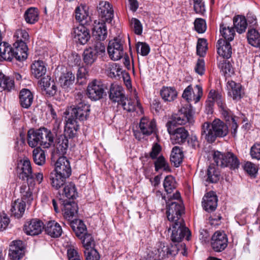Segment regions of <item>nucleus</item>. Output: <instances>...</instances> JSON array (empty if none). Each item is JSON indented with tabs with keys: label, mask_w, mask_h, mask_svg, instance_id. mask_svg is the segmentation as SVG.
<instances>
[{
	"label": "nucleus",
	"mask_w": 260,
	"mask_h": 260,
	"mask_svg": "<svg viewBox=\"0 0 260 260\" xmlns=\"http://www.w3.org/2000/svg\"><path fill=\"white\" fill-rule=\"evenodd\" d=\"M155 170L158 171L160 169H163L167 172L170 171V168L168 163L163 156H159L154 162Z\"/></svg>",
	"instance_id": "obj_57"
},
{
	"label": "nucleus",
	"mask_w": 260,
	"mask_h": 260,
	"mask_svg": "<svg viewBox=\"0 0 260 260\" xmlns=\"http://www.w3.org/2000/svg\"><path fill=\"white\" fill-rule=\"evenodd\" d=\"M196 30L199 33H203L206 29V23L204 19L197 18L194 22Z\"/></svg>",
	"instance_id": "obj_62"
},
{
	"label": "nucleus",
	"mask_w": 260,
	"mask_h": 260,
	"mask_svg": "<svg viewBox=\"0 0 260 260\" xmlns=\"http://www.w3.org/2000/svg\"><path fill=\"white\" fill-rule=\"evenodd\" d=\"M105 22H99L94 25L93 28V35L96 40L100 41L99 42L105 40L107 36V30Z\"/></svg>",
	"instance_id": "obj_36"
},
{
	"label": "nucleus",
	"mask_w": 260,
	"mask_h": 260,
	"mask_svg": "<svg viewBox=\"0 0 260 260\" xmlns=\"http://www.w3.org/2000/svg\"><path fill=\"white\" fill-rule=\"evenodd\" d=\"M213 158L217 166L228 167L231 170L237 169L240 166V161L233 152H214Z\"/></svg>",
	"instance_id": "obj_4"
},
{
	"label": "nucleus",
	"mask_w": 260,
	"mask_h": 260,
	"mask_svg": "<svg viewBox=\"0 0 260 260\" xmlns=\"http://www.w3.org/2000/svg\"><path fill=\"white\" fill-rule=\"evenodd\" d=\"M21 167L18 168L20 170L19 177L20 179L23 180H26L27 183L30 184L32 186V183L34 182L35 180L32 174V169L30 165V161L27 159H24L21 161Z\"/></svg>",
	"instance_id": "obj_17"
},
{
	"label": "nucleus",
	"mask_w": 260,
	"mask_h": 260,
	"mask_svg": "<svg viewBox=\"0 0 260 260\" xmlns=\"http://www.w3.org/2000/svg\"><path fill=\"white\" fill-rule=\"evenodd\" d=\"M27 44L15 42L13 48L12 47V59L15 58L19 61L25 60L27 57Z\"/></svg>",
	"instance_id": "obj_24"
},
{
	"label": "nucleus",
	"mask_w": 260,
	"mask_h": 260,
	"mask_svg": "<svg viewBox=\"0 0 260 260\" xmlns=\"http://www.w3.org/2000/svg\"><path fill=\"white\" fill-rule=\"evenodd\" d=\"M86 25H79L73 28L71 32L72 38L77 43L85 45L90 38L89 30Z\"/></svg>",
	"instance_id": "obj_10"
},
{
	"label": "nucleus",
	"mask_w": 260,
	"mask_h": 260,
	"mask_svg": "<svg viewBox=\"0 0 260 260\" xmlns=\"http://www.w3.org/2000/svg\"><path fill=\"white\" fill-rule=\"evenodd\" d=\"M44 225L39 219H32L27 221L24 225V230L27 235L31 236L38 235L41 234Z\"/></svg>",
	"instance_id": "obj_20"
},
{
	"label": "nucleus",
	"mask_w": 260,
	"mask_h": 260,
	"mask_svg": "<svg viewBox=\"0 0 260 260\" xmlns=\"http://www.w3.org/2000/svg\"><path fill=\"white\" fill-rule=\"evenodd\" d=\"M46 71V64L42 60H35L31 65V74L36 78L38 79L45 75Z\"/></svg>",
	"instance_id": "obj_33"
},
{
	"label": "nucleus",
	"mask_w": 260,
	"mask_h": 260,
	"mask_svg": "<svg viewBox=\"0 0 260 260\" xmlns=\"http://www.w3.org/2000/svg\"><path fill=\"white\" fill-rule=\"evenodd\" d=\"M83 95L79 92L75 96V106L71 109V115L69 118L82 121L86 120L89 117L90 109V106L83 99Z\"/></svg>",
	"instance_id": "obj_3"
},
{
	"label": "nucleus",
	"mask_w": 260,
	"mask_h": 260,
	"mask_svg": "<svg viewBox=\"0 0 260 260\" xmlns=\"http://www.w3.org/2000/svg\"><path fill=\"white\" fill-rule=\"evenodd\" d=\"M79 239L81 240L85 250L94 248L95 242L91 234L87 233H85L83 237Z\"/></svg>",
	"instance_id": "obj_55"
},
{
	"label": "nucleus",
	"mask_w": 260,
	"mask_h": 260,
	"mask_svg": "<svg viewBox=\"0 0 260 260\" xmlns=\"http://www.w3.org/2000/svg\"><path fill=\"white\" fill-rule=\"evenodd\" d=\"M86 260H100V255L95 249H87L84 251Z\"/></svg>",
	"instance_id": "obj_60"
},
{
	"label": "nucleus",
	"mask_w": 260,
	"mask_h": 260,
	"mask_svg": "<svg viewBox=\"0 0 260 260\" xmlns=\"http://www.w3.org/2000/svg\"><path fill=\"white\" fill-rule=\"evenodd\" d=\"M139 127L141 133L143 135L150 136L153 134H156V124L154 119H150L146 117L142 118L140 121Z\"/></svg>",
	"instance_id": "obj_19"
},
{
	"label": "nucleus",
	"mask_w": 260,
	"mask_h": 260,
	"mask_svg": "<svg viewBox=\"0 0 260 260\" xmlns=\"http://www.w3.org/2000/svg\"><path fill=\"white\" fill-rule=\"evenodd\" d=\"M217 53L220 55V58L228 59L231 57L232 49L229 42L220 39L216 45Z\"/></svg>",
	"instance_id": "obj_26"
},
{
	"label": "nucleus",
	"mask_w": 260,
	"mask_h": 260,
	"mask_svg": "<svg viewBox=\"0 0 260 260\" xmlns=\"http://www.w3.org/2000/svg\"><path fill=\"white\" fill-rule=\"evenodd\" d=\"M68 178L53 171L51 172L49 175L50 183L52 187L56 189H58L62 186L65 184L66 179Z\"/></svg>",
	"instance_id": "obj_38"
},
{
	"label": "nucleus",
	"mask_w": 260,
	"mask_h": 260,
	"mask_svg": "<svg viewBox=\"0 0 260 260\" xmlns=\"http://www.w3.org/2000/svg\"><path fill=\"white\" fill-rule=\"evenodd\" d=\"M243 168L251 177H255L258 171L257 166L249 161H247L244 164Z\"/></svg>",
	"instance_id": "obj_59"
},
{
	"label": "nucleus",
	"mask_w": 260,
	"mask_h": 260,
	"mask_svg": "<svg viewBox=\"0 0 260 260\" xmlns=\"http://www.w3.org/2000/svg\"><path fill=\"white\" fill-rule=\"evenodd\" d=\"M46 234L52 238L59 237L62 233L60 224L54 220L48 221L44 226Z\"/></svg>",
	"instance_id": "obj_25"
},
{
	"label": "nucleus",
	"mask_w": 260,
	"mask_h": 260,
	"mask_svg": "<svg viewBox=\"0 0 260 260\" xmlns=\"http://www.w3.org/2000/svg\"><path fill=\"white\" fill-rule=\"evenodd\" d=\"M75 18L81 24L80 25H89L91 21L87 7L80 5L75 10Z\"/></svg>",
	"instance_id": "obj_27"
},
{
	"label": "nucleus",
	"mask_w": 260,
	"mask_h": 260,
	"mask_svg": "<svg viewBox=\"0 0 260 260\" xmlns=\"http://www.w3.org/2000/svg\"><path fill=\"white\" fill-rule=\"evenodd\" d=\"M120 105L122 106L124 110L128 112L135 111L138 115L143 113V110L138 101H137L136 103L131 99H127L125 98Z\"/></svg>",
	"instance_id": "obj_29"
},
{
	"label": "nucleus",
	"mask_w": 260,
	"mask_h": 260,
	"mask_svg": "<svg viewBox=\"0 0 260 260\" xmlns=\"http://www.w3.org/2000/svg\"><path fill=\"white\" fill-rule=\"evenodd\" d=\"M14 37L16 39V42L27 44L29 42L28 33L24 29H17L15 32Z\"/></svg>",
	"instance_id": "obj_56"
},
{
	"label": "nucleus",
	"mask_w": 260,
	"mask_h": 260,
	"mask_svg": "<svg viewBox=\"0 0 260 260\" xmlns=\"http://www.w3.org/2000/svg\"><path fill=\"white\" fill-rule=\"evenodd\" d=\"M220 32L224 40L227 42L231 41L234 39L235 35V29L233 27L227 26L224 24L220 25Z\"/></svg>",
	"instance_id": "obj_50"
},
{
	"label": "nucleus",
	"mask_w": 260,
	"mask_h": 260,
	"mask_svg": "<svg viewBox=\"0 0 260 260\" xmlns=\"http://www.w3.org/2000/svg\"><path fill=\"white\" fill-rule=\"evenodd\" d=\"M215 103H216L223 116H227L229 115L230 110L224 103L221 94L214 90H211L206 102V110H208V113L212 112Z\"/></svg>",
	"instance_id": "obj_7"
},
{
	"label": "nucleus",
	"mask_w": 260,
	"mask_h": 260,
	"mask_svg": "<svg viewBox=\"0 0 260 260\" xmlns=\"http://www.w3.org/2000/svg\"><path fill=\"white\" fill-rule=\"evenodd\" d=\"M249 44L255 47H260V34L255 28L249 29L247 32Z\"/></svg>",
	"instance_id": "obj_45"
},
{
	"label": "nucleus",
	"mask_w": 260,
	"mask_h": 260,
	"mask_svg": "<svg viewBox=\"0 0 260 260\" xmlns=\"http://www.w3.org/2000/svg\"><path fill=\"white\" fill-rule=\"evenodd\" d=\"M54 170L53 171L63 176L69 177L71 175V168L69 160L65 156L59 157L55 163Z\"/></svg>",
	"instance_id": "obj_16"
},
{
	"label": "nucleus",
	"mask_w": 260,
	"mask_h": 260,
	"mask_svg": "<svg viewBox=\"0 0 260 260\" xmlns=\"http://www.w3.org/2000/svg\"><path fill=\"white\" fill-rule=\"evenodd\" d=\"M79 129V125L78 122L68 118L64 128L66 135H68L69 138H74L77 135Z\"/></svg>",
	"instance_id": "obj_41"
},
{
	"label": "nucleus",
	"mask_w": 260,
	"mask_h": 260,
	"mask_svg": "<svg viewBox=\"0 0 260 260\" xmlns=\"http://www.w3.org/2000/svg\"><path fill=\"white\" fill-rule=\"evenodd\" d=\"M195 90L196 92H194L191 85L184 90L182 97L188 103L187 104H190L191 101H194V103H198L202 96L203 89L200 85H197L195 86Z\"/></svg>",
	"instance_id": "obj_14"
},
{
	"label": "nucleus",
	"mask_w": 260,
	"mask_h": 260,
	"mask_svg": "<svg viewBox=\"0 0 260 260\" xmlns=\"http://www.w3.org/2000/svg\"><path fill=\"white\" fill-rule=\"evenodd\" d=\"M190 235L188 229L185 226L183 220L174 222L172 224V234L171 239L173 242H180L186 237V239L189 240Z\"/></svg>",
	"instance_id": "obj_8"
},
{
	"label": "nucleus",
	"mask_w": 260,
	"mask_h": 260,
	"mask_svg": "<svg viewBox=\"0 0 260 260\" xmlns=\"http://www.w3.org/2000/svg\"><path fill=\"white\" fill-rule=\"evenodd\" d=\"M26 184H23L20 187V192L21 196L22 201H24L25 202L30 203L33 200L32 191L33 187L35 185V181L32 183L31 186L29 182Z\"/></svg>",
	"instance_id": "obj_35"
},
{
	"label": "nucleus",
	"mask_w": 260,
	"mask_h": 260,
	"mask_svg": "<svg viewBox=\"0 0 260 260\" xmlns=\"http://www.w3.org/2000/svg\"><path fill=\"white\" fill-rule=\"evenodd\" d=\"M75 81V76L71 72L62 73L59 78L60 86L64 89H68Z\"/></svg>",
	"instance_id": "obj_40"
},
{
	"label": "nucleus",
	"mask_w": 260,
	"mask_h": 260,
	"mask_svg": "<svg viewBox=\"0 0 260 260\" xmlns=\"http://www.w3.org/2000/svg\"><path fill=\"white\" fill-rule=\"evenodd\" d=\"M25 203L24 201L17 199L11 204L10 209L11 215L15 218H20L23 215L25 210Z\"/></svg>",
	"instance_id": "obj_34"
},
{
	"label": "nucleus",
	"mask_w": 260,
	"mask_h": 260,
	"mask_svg": "<svg viewBox=\"0 0 260 260\" xmlns=\"http://www.w3.org/2000/svg\"><path fill=\"white\" fill-rule=\"evenodd\" d=\"M24 17L27 23L34 24L39 20V12L37 8H28L24 14Z\"/></svg>",
	"instance_id": "obj_46"
},
{
	"label": "nucleus",
	"mask_w": 260,
	"mask_h": 260,
	"mask_svg": "<svg viewBox=\"0 0 260 260\" xmlns=\"http://www.w3.org/2000/svg\"><path fill=\"white\" fill-rule=\"evenodd\" d=\"M19 103L20 106L25 109H28L34 101L32 93L28 89L23 88L19 92Z\"/></svg>",
	"instance_id": "obj_28"
},
{
	"label": "nucleus",
	"mask_w": 260,
	"mask_h": 260,
	"mask_svg": "<svg viewBox=\"0 0 260 260\" xmlns=\"http://www.w3.org/2000/svg\"><path fill=\"white\" fill-rule=\"evenodd\" d=\"M220 174L218 168L214 165H210L204 176V180L206 183H216L220 179Z\"/></svg>",
	"instance_id": "obj_31"
},
{
	"label": "nucleus",
	"mask_w": 260,
	"mask_h": 260,
	"mask_svg": "<svg viewBox=\"0 0 260 260\" xmlns=\"http://www.w3.org/2000/svg\"><path fill=\"white\" fill-rule=\"evenodd\" d=\"M202 206L204 209L208 212L215 210L217 206V198L214 192L210 191L204 196Z\"/></svg>",
	"instance_id": "obj_23"
},
{
	"label": "nucleus",
	"mask_w": 260,
	"mask_h": 260,
	"mask_svg": "<svg viewBox=\"0 0 260 260\" xmlns=\"http://www.w3.org/2000/svg\"><path fill=\"white\" fill-rule=\"evenodd\" d=\"M167 215L169 221L176 222L183 220L181 218L182 212L183 211V207L181 204L170 201L167 203Z\"/></svg>",
	"instance_id": "obj_13"
},
{
	"label": "nucleus",
	"mask_w": 260,
	"mask_h": 260,
	"mask_svg": "<svg viewBox=\"0 0 260 260\" xmlns=\"http://www.w3.org/2000/svg\"><path fill=\"white\" fill-rule=\"evenodd\" d=\"M183 151L179 146L173 148L170 155V161L175 167H178L182 162L183 158Z\"/></svg>",
	"instance_id": "obj_39"
},
{
	"label": "nucleus",
	"mask_w": 260,
	"mask_h": 260,
	"mask_svg": "<svg viewBox=\"0 0 260 260\" xmlns=\"http://www.w3.org/2000/svg\"><path fill=\"white\" fill-rule=\"evenodd\" d=\"M27 141L31 148H49L53 145L54 135L50 130L44 127L36 129H30L27 132Z\"/></svg>",
	"instance_id": "obj_1"
},
{
	"label": "nucleus",
	"mask_w": 260,
	"mask_h": 260,
	"mask_svg": "<svg viewBox=\"0 0 260 260\" xmlns=\"http://www.w3.org/2000/svg\"><path fill=\"white\" fill-rule=\"evenodd\" d=\"M99 15L102 18L103 22L110 23L114 17V11L109 2H101L98 7Z\"/></svg>",
	"instance_id": "obj_18"
},
{
	"label": "nucleus",
	"mask_w": 260,
	"mask_h": 260,
	"mask_svg": "<svg viewBox=\"0 0 260 260\" xmlns=\"http://www.w3.org/2000/svg\"><path fill=\"white\" fill-rule=\"evenodd\" d=\"M207 49V41L205 39H199L197 45V53L200 56H204Z\"/></svg>",
	"instance_id": "obj_58"
},
{
	"label": "nucleus",
	"mask_w": 260,
	"mask_h": 260,
	"mask_svg": "<svg viewBox=\"0 0 260 260\" xmlns=\"http://www.w3.org/2000/svg\"><path fill=\"white\" fill-rule=\"evenodd\" d=\"M70 225L75 233L77 237L79 238L83 237V236L87 233L86 226L83 222L78 219L72 220L70 222Z\"/></svg>",
	"instance_id": "obj_37"
},
{
	"label": "nucleus",
	"mask_w": 260,
	"mask_h": 260,
	"mask_svg": "<svg viewBox=\"0 0 260 260\" xmlns=\"http://www.w3.org/2000/svg\"><path fill=\"white\" fill-rule=\"evenodd\" d=\"M106 47L104 43L96 42L94 45L86 48L83 51V60L86 66H91L97 59L99 55L105 54Z\"/></svg>",
	"instance_id": "obj_6"
},
{
	"label": "nucleus",
	"mask_w": 260,
	"mask_h": 260,
	"mask_svg": "<svg viewBox=\"0 0 260 260\" xmlns=\"http://www.w3.org/2000/svg\"><path fill=\"white\" fill-rule=\"evenodd\" d=\"M165 190L167 193H171L176 187L175 178L171 175H168L165 178L163 183Z\"/></svg>",
	"instance_id": "obj_53"
},
{
	"label": "nucleus",
	"mask_w": 260,
	"mask_h": 260,
	"mask_svg": "<svg viewBox=\"0 0 260 260\" xmlns=\"http://www.w3.org/2000/svg\"><path fill=\"white\" fill-rule=\"evenodd\" d=\"M25 244L21 240H16L10 245L9 255L14 260L21 259L25 253Z\"/></svg>",
	"instance_id": "obj_21"
},
{
	"label": "nucleus",
	"mask_w": 260,
	"mask_h": 260,
	"mask_svg": "<svg viewBox=\"0 0 260 260\" xmlns=\"http://www.w3.org/2000/svg\"><path fill=\"white\" fill-rule=\"evenodd\" d=\"M132 27L135 33L140 35L142 32V25L140 21L137 18H132L131 21Z\"/></svg>",
	"instance_id": "obj_63"
},
{
	"label": "nucleus",
	"mask_w": 260,
	"mask_h": 260,
	"mask_svg": "<svg viewBox=\"0 0 260 260\" xmlns=\"http://www.w3.org/2000/svg\"><path fill=\"white\" fill-rule=\"evenodd\" d=\"M69 147V141L64 135H60L57 138L56 149L61 154H64L67 152Z\"/></svg>",
	"instance_id": "obj_51"
},
{
	"label": "nucleus",
	"mask_w": 260,
	"mask_h": 260,
	"mask_svg": "<svg viewBox=\"0 0 260 260\" xmlns=\"http://www.w3.org/2000/svg\"><path fill=\"white\" fill-rule=\"evenodd\" d=\"M63 208L62 209L63 216L68 220L73 218L77 213L78 207L74 201H64L63 203Z\"/></svg>",
	"instance_id": "obj_30"
},
{
	"label": "nucleus",
	"mask_w": 260,
	"mask_h": 260,
	"mask_svg": "<svg viewBox=\"0 0 260 260\" xmlns=\"http://www.w3.org/2000/svg\"><path fill=\"white\" fill-rule=\"evenodd\" d=\"M233 23L237 31L241 34L244 32L247 26V21L244 16H237L234 18Z\"/></svg>",
	"instance_id": "obj_47"
},
{
	"label": "nucleus",
	"mask_w": 260,
	"mask_h": 260,
	"mask_svg": "<svg viewBox=\"0 0 260 260\" xmlns=\"http://www.w3.org/2000/svg\"><path fill=\"white\" fill-rule=\"evenodd\" d=\"M211 244L215 251L220 252L223 250L228 245L226 235L220 232H215L212 237Z\"/></svg>",
	"instance_id": "obj_15"
},
{
	"label": "nucleus",
	"mask_w": 260,
	"mask_h": 260,
	"mask_svg": "<svg viewBox=\"0 0 260 260\" xmlns=\"http://www.w3.org/2000/svg\"><path fill=\"white\" fill-rule=\"evenodd\" d=\"M63 193L69 199H74L78 196L75 185L73 183L66 184L63 188Z\"/></svg>",
	"instance_id": "obj_52"
},
{
	"label": "nucleus",
	"mask_w": 260,
	"mask_h": 260,
	"mask_svg": "<svg viewBox=\"0 0 260 260\" xmlns=\"http://www.w3.org/2000/svg\"><path fill=\"white\" fill-rule=\"evenodd\" d=\"M226 88L228 95L235 101L240 100L244 94L242 85L232 80L227 82Z\"/></svg>",
	"instance_id": "obj_22"
},
{
	"label": "nucleus",
	"mask_w": 260,
	"mask_h": 260,
	"mask_svg": "<svg viewBox=\"0 0 260 260\" xmlns=\"http://www.w3.org/2000/svg\"><path fill=\"white\" fill-rule=\"evenodd\" d=\"M14 88V80L0 72V91L3 90L10 91Z\"/></svg>",
	"instance_id": "obj_43"
},
{
	"label": "nucleus",
	"mask_w": 260,
	"mask_h": 260,
	"mask_svg": "<svg viewBox=\"0 0 260 260\" xmlns=\"http://www.w3.org/2000/svg\"><path fill=\"white\" fill-rule=\"evenodd\" d=\"M160 95L165 101L172 102L177 96V92L173 87L164 86L160 90Z\"/></svg>",
	"instance_id": "obj_44"
},
{
	"label": "nucleus",
	"mask_w": 260,
	"mask_h": 260,
	"mask_svg": "<svg viewBox=\"0 0 260 260\" xmlns=\"http://www.w3.org/2000/svg\"><path fill=\"white\" fill-rule=\"evenodd\" d=\"M228 133V126L219 119L214 120L211 123L204 122L202 126L201 135L209 143H213L217 138H223Z\"/></svg>",
	"instance_id": "obj_2"
},
{
	"label": "nucleus",
	"mask_w": 260,
	"mask_h": 260,
	"mask_svg": "<svg viewBox=\"0 0 260 260\" xmlns=\"http://www.w3.org/2000/svg\"><path fill=\"white\" fill-rule=\"evenodd\" d=\"M34 162L39 166H43L46 162V155L44 150L37 147L32 151Z\"/></svg>",
	"instance_id": "obj_49"
},
{
	"label": "nucleus",
	"mask_w": 260,
	"mask_h": 260,
	"mask_svg": "<svg viewBox=\"0 0 260 260\" xmlns=\"http://www.w3.org/2000/svg\"><path fill=\"white\" fill-rule=\"evenodd\" d=\"M87 91L90 99L99 100L103 98L105 93L104 85L101 81L95 80L88 84Z\"/></svg>",
	"instance_id": "obj_12"
},
{
	"label": "nucleus",
	"mask_w": 260,
	"mask_h": 260,
	"mask_svg": "<svg viewBox=\"0 0 260 260\" xmlns=\"http://www.w3.org/2000/svg\"><path fill=\"white\" fill-rule=\"evenodd\" d=\"M167 131L171 136V140L174 144L181 145L184 143L189 136L188 131L184 127H167Z\"/></svg>",
	"instance_id": "obj_11"
},
{
	"label": "nucleus",
	"mask_w": 260,
	"mask_h": 260,
	"mask_svg": "<svg viewBox=\"0 0 260 260\" xmlns=\"http://www.w3.org/2000/svg\"><path fill=\"white\" fill-rule=\"evenodd\" d=\"M12 47L5 42H0V60L11 61L12 59Z\"/></svg>",
	"instance_id": "obj_42"
},
{
	"label": "nucleus",
	"mask_w": 260,
	"mask_h": 260,
	"mask_svg": "<svg viewBox=\"0 0 260 260\" xmlns=\"http://www.w3.org/2000/svg\"><path fill=\"white\" fill-rule=\"evenodd\" d=\"M192 122V110L191 104H187L182 107L178 112L173 115L171 120L169 121L167 124V127H175L177 124L183 125L187 122Z\"/></svg>",
	"instance_id": "obj_5"
},
{
	"label": "nucleus",
	"mask_w": 260,
	"mask_h": 260,
	"mask_svg": "<svg viewBox=\"0 0 260 260\" xmlns=\"http://www.w3.org/2000/svg\"><path fill=\"white\" fill-rule=\"evenodd\" d=\"M109 98L113 102L120 105L125 98L123 88L118 85H112L110 89Z\"/></svg>",
	"instance_id": "obj_32"
},
{
	"label": "nucleus",
	"mask_w": 260,
	"mask_h": 260,
	"mask_svg": "<svg viewBox=\"0 0 260 260\" xmlns=\"http://www.w3.org/2000/svg\"><path fill=\"white\" fill-rule=\"evenodd\" d=\"M225 120L227 121H231V133L233 137H236L237 134V129L238 127V125L237 123V122L234 117L232 112L230 110L229 115L227 116H223Z\"/></svg>",
	"instance_id": "obj_61"
},
{
	"label": "nucleus",
	"mask_w": 260,
	"mask_h": 260,
	"mask_svg": "<svg viewBox=\"0 0 260 260\" xmlns=\"http://www.w3.org/2000/svg\"><path fill=\"white\" fill-rule=\"evenodd\" d=\"M123 43L122 39L119 38H115L109 41L107 51L112 60H118L123 56Z\"/></svg>",
	"instance_id": "obj_9"
},
{
	"label": "nucleus",
	"mask_w": 260,
	"mask_h": 260,
	"mask_svg": "<svg viewBox=\"0 0 260 260\" xmlns=\"http://www.w3.org/2000/svg\"><path fill=\"white\" fill-rule=\"evenodd\" d=\"M137 50L142 56H146L150 52V48L146 43L139 42L137 44Z\"/></svg>",
	"instance_id": "obj_64"
},
{
	"label": "nucleus",
	"mask_w": 260,
	"mask_h": 260,
	"mask_svg": "<svg viewBox=\"0 0 260 260\" xmlns=\"http://www.w3.org/2000/svg\"><path fill=\"white\" fill-rule=\"evenodd\" d=\"M106 71L108 76L111 78L119 77L122 73V69L119 64L114 62L107 64L106 66Z\"/></svg>",
	"instance_id": "obj_48"
},
{
	"label": "nucleus",
	"mask_w": 260,
	"mask_h": 260,
	"mask_svg": "<svg viewBox=\"0 0 260 260\" xmlns=\"http://www.w3.org/2000/svg\"><path fill=\"white\" fill-rule=\"evenodd\" d=\"M218 67L224 75H230L234 72L232 65L225 59L218 58Z\"/></svg>",
	"instance_id": "obj_54"
}]
</instances>
